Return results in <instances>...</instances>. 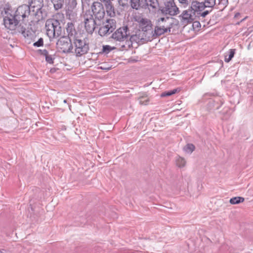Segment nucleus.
I'll list each match as a JSON object with an SVG mask.
<instances>
[{
	"mask_svg": "<svg viewBox=\"0 0 253 253\" xmlns=\"http://www.w3.org/2000/svg\"><path fill=\"white\" fill-rule=\"evenodd\" d=\"M5 13L6 15L3 18V23L6 28L10 30L17 29L25 38L31 40L29 43L35 41L36 30L34 22L31 21L28 24L24 22L25 19L31 15L32 10L29 5L19 6L13 14L8 11H5Z\"/></svg>",
	"mask_w": 253,
	"mask_h": 253,
	"instance_id": "obj_1",
	"label": "nucleus"
},
{
	"mask_svg": "<svg viewBox=\"0 0 253 253\" xmlns=\"http://www.w3.org/2000/svg\"><path fill=\"white\" fill-rule=\"evenodd\" d=\"M46 35L50 39L56 38L62 34L61 22L54 18L48 19L45 23Z\"/></svg>",
	"mask_w": 253,
	"mask_h": 253,
	"instance_id": "obj_2",
	"label": "nucleus"
},
{
	"mask_svg": "<svg viewBox=\"0 0 253 253\" xmlns=\"http://www.w3.org/2000/svg\"><path fill=\"white\" fill-rule=\"evenodd\" d=\"M139 31L144 35L145 39L150 41L153 39V25L151 21L146 18H140L137 21Z\"/></svg>",
	"mask_w": 253,
	"mask_h": 253,
	"instance_id": "obj_3",
	"label": "nucleus"
},
{
	"mask_svg": "<svg viewBox=\"0 0 253 253\" xmlns=\"http://www.w3.org/2000/svg\"><path fill=\"white\" fill-rule=\"evenodd\" d=\"M159 10L163 15L168 16H175L180 12L179 8L176 5L174 0H164V5L158 7Z\"/></svg>",
	"mask_w": 253,
	"mask_h": 253,
	"instance_id": "obj_4",
	"label": "nucleus"
},
{
	"mask_svg": "<svg viewBox=\"0 0 253 253\" xmlns=\"http://www.w3.org/2000/svg\"><path fill=\"white\" fill-rule=\"evenodd\" d=\"M73 45L75 46L74 53L77 57L86 54L89 49L88 43L84 40L79 39L78 37L73 40Z\"/></svg>",
	"mask_w": 253,
	"mask_h": 253,
	"instance_id": "obj_5",
	"label": "nucleus"
},
{
	"mask_svg": "<svg viewBox=\"0 0 253 253\" xmlns=\"http://www.w3.org/2000/svg\"><path fill=\"white\" fill-rule=\"evenodd\" d=\"M57 47L60 48L63 53H74L73 44L72 43L71 38L67 36H62L56 42Z\"/></svg>",
	"mask_w": 253,
	"mask_h": 253,
	"instance_id": "obj_6",
	"label": "nucleus"
},
{
	"mask_svg": "<svg viewBox=\"0 0 253 253\" xmlns=\"http://www.w3.org/2000/svg\"><path fill=\"white\" fill-rule=\"evenodd\" d=\"M116 28V21L115 19H107L105 23L101 26L98 31V34L101 36H105L110 33Z\"/></svg>",
	"mask_w": 253,
	"mask_h": 253,
	"instance_id": "obj_7",
	"label": "nucleus"
},
{
	"mask_svg": "<svg viewBox=\"0 0 253 253\" xmlns=\"http://www.w3.org/2000/svg\"><path fill=\"white\" fill-rule=\"evenodd\" d=\"M84 17L85 29L88 33L92 34L95 30V25H97L96 20L93 18L89 10L86 11Z\"/></svg>",
	"mask_w": 253,
	"mask_h": 253,
	"instance_id": "obj_8",
	"label": "nucleus"
},
{
	"mask_svg": "<svg viewBox=\"0 0 253 253\" xmlns=\"http://www.w3.org/2000/svg\"><path fill=\"white\" fill-rule=\"evenodd\" d=\"M130 36V32L128 27L127 26L122 27L118 29L111 36L114 40L124 42Z\"/></svg>",
	"mask_w": 253,
	"mask_h": 253,
	"instance_id": "obj_9",
	"label": "nucleus"
},
{
	"mask_svg": "<svg viewBox=\"0 0 253 253\" xmlns=\"http://www.w3.org/2000/svg\"><path fill=\"white\" fill-rule=\"evenodd\" d=\"M91 11L93 13V16H94V19L96 20H101L105 15L104 6L102 3L99 2H94L92 3Z\"/></svg>",
	"mask_w": 253,
	"mask_h": 253,
	"instance_id": "obj_10",
	"label": "nucleus"
},
{
	"mask_svg": "<svg viewBox=\"0 0 253 253\" xmlns=\"http://www.w3.org/2000/svg\"><path fill=\"white\" fill-rule=\"evenodd\" d=\"M164 19L159 18L156 21V26L155 27L154 30H153V39L159 37L162 35L168 33L169 32V28H166V25H162V22Z\"/></svg>",
	"mask_w": 253,
	"mask_h": 253,
	"instance_id": "obj_11",
	"label": "nucleus"
},
{
	"mask_svg": "<svg viewBox=\"0 0 253 253\" xmlns=\"http://www.w3.org/2000/svg\"><path fill=\"white\" fill-rule=\"evenodd\" d=\"M194 16L195 15H193V12L189 7L188 9L183 10L178 17L182 24H188L194 21L195 19Z\"/></svg>",
	"mask_w": 253,
	"mask_h": 253,
	"instance_id": "obj_12",
	"label": "nucleus"
},
{
	"mask_svg": "<svg viewBox=\"0 0 253 253\" xmlns=\"http://www.w3.org/2000/svg\"><path fill=\"white\" fill-rule=\"evenodd\" d=\"M35 10L34 12L32 11L31 15L34 17V19L37 22L44 20L47 18L48 12L45 7H40V8L35 9Z\"/></svg>",
	"mask_w": 253,
	"mask_h": 253,
	"instance_id": "obj_13",
	"label": "nucleus"
},
{
	"mask_svg": "<svg viewBox=\"0 0 253 253\" xmlns=\"http://www.w3.org/2000/svg\"><path fill=\"white\" fill-rule=\"evenodd\" d=\"M205 4H206L205 3H203V2H200L197 0L192 1L190 7L193 12V15H195V17L198 15L199 13H200L201 12L206 8V6Z\"/></svg>",
	"mask_w": 253,
	"mask_h": 253,
	"instance_id": "obj_14",
	"label": "nucleus"
},
{
	"mask_svg": "<svg viewBox=\"0 0 253 253\" xmlns=\"http://www.w3.org/2000/svg\"><path fill=\"white\" fill-rule=\"evenodd\" d=\"M129 37V41L131 42L132 44L133 42L144 43L148 41H150L149 40L145 39L146 38L144 37V35L139 30L136 32L135 34L130 35Z\"/></svg>",
	"mask_w": 253,
	"mask_h": 253,
	"instance_id": "obj_15",
	"label": "nucleus"
},
{
	"mask_svg": "<svg viewBox=\"0 0 253 253\" xmlns=\"http://www.w3.org/2000/svg\"><path fill=\"white\" fill-rule=\"evenodd\" d=\"M46 2H50L53 5L54 10L58 11L63 9L66 2V0H45Z\"/></svg>",
	"mask_w": 253,
	"mask_h": 253,
	"instance_id": "obj_16",
	"label": "nucleus"
},
{
	"mask_svg": "<svg viewBox=\"0 0 253 253\" xmlns=\"http://www.w3.org/2000/svg\"><path fill=\"white\" fill-rule=\"evenodd\" d=\"M105 6L107 15L111 17H113L116 15V12L114 6H113L111 0H105Z\"/></svg>",
	"mask_w": 253,
	"mask_h": 253,
	"instance_id": "obj_17",
	"label": "nucleus"
},
{
	"mask_svg": "<svg viewBox=\"0 0 253 253\" xmlns=\"http://www.w3.org/2000/svg\"><path fill=\"white\" fill-rule=\"evenodd\" d=\"M142 3H143L144 9L151 7L153 9H156L159 6L158 0H143Z\"/></svg>",
	"mask_w": 253,
	"mask_h": 253,
	"instance_id": "obj_18",
	"label": "nucleus"
},
{
	"mask_svg": "<svg viewBox=\"0 0 253 253\" xmlns=\"http://www.w3.org/2000/svg\"><path fill=\"white\" fill-rule=\"evenodd\" d=\"M66 31L68 33V36L67 37L71 38L73 37V40L75 39V38H78L76 36L77 35V31L75 29L74 25L72 22H69L67 23Z\"/></svg>",
	"mask_w": 253,
	"mask_h": 253,
	"instance_id": "obj_19",
	"label": "nucleus"
},
{
	"mask_svg": "<svg viewBox=\"0 0 253 253\" xmlns=\"http://www.w3.org/2000/svg\"><path fill=\"white\" fill-rule=\"evenodd\" d=\"M29 3L32 12H34L35 9L44 6L43 0H31Z\"/></svg>",
	"mask_w": 253,
	"mask_h": 253,
	"instance_id": "obj_20",
	"label": "nucleus"
},
{
	"mask_svg": "<svg viewBox=\"0 0 253 253\" xmlns=\"http://www.w3.org/2000/svg\"><path fill=\"white\" fill-rule=\"evenodd\" d=\"M143 0H130V5L132 8L136 10L140 8L144 9L143 3H142Z\"/></svg>",
	"mask_w": 253,
	"mask_h": 253,
	"instance_id": "obj_21",
	"label": "nucleus"
},
{
	"mask_svg": "<svg viewBox=\"0 0 253 253\" xmlns=\"http://www.w3.org/2000/svg\"><path fill=\"white\" fill-rule=\"evenodd\" d=\"M170 20H172V22H170L169 21H168V25H166V28H169V32H168V33L170 34L171 31V29L173 28L174 26H176L177 27L179 26V21L173 17H170Z\"/></svg>",
	"mask_w": 253,
	"mask_h": 253,
	"instance_id": "obj_22",
	"label": "nucleus"
},
{
	"mask_svg": "<svg viewBox=\"0 0 253 253\" xmlns=\"http://www.w3.org/2000/svg\"><path fill=\"white\" fill-rule=\"evenodd\" d=\"M245 199L242 197H235L230 199L229 202L232 205L238 204L244 201Z\"/></svg>",
	"mask_w": 253,
	"mask_h": 253,
	"instance_id": "obj_23",
	"label": "nucleus"
},
{
	"mask_svg": "<svg viewBox=\"0 0 253 253\" xmlns=\"http://www.w3.org/2000/svg\"><path fill=\"white\" fill-rule=\"evenodd\" d=\"M195 149V146L192 143H188L183 147V150L187 153H192Z\"/></svg>",
	"mask_w": 253,
	"mask_h": 253,
	"instance_id": "obj_24",
	"label": "nucleus"
},
{
	"mask_svg": "<svg viewBox=\"0 0 253 253\" xmlns=\"http://www.w3.org/2000/svg\"><path fill=\"white\" fill-rule=\"evenodd\" d=\"M126 41L125 42V43L124 44L123 43L121 45V47L120 48V49L121 50H128L129 48H130L132 46V45L131 43V42H130L129 41H127V39L126 40Z\"/></svg>",
	"mask_w": 253,
	"mask_h": 253,
	"instance_id": "obj_25",
	"label": "nucleus"
},
{
	"mask_svg": "<svg viewBox=\"0 0 253 253\" xmlns=\"http://www.w3.org/2000/svg\"><path fill=\"white\" fill-rule=\"evenodd\" d=\"M138 100H139V103L141 105H146L147 102L149 101V99L146 93H144L143 95L140 96L138 98Z\"/></svg>",
	"mask_w": 253,
	"mask_h": 253,
	"instance_id": "obj_26",
	"label": "nucleus"
},
{
	"mask_svg": "<svg viewBox=\"0 0 253 253\" xmlns=\"http://www.w3.org/2000/svg\"><path fill=\"white\" fill-rule=\"evenodd\" d=\"M235 51H236L235 49H230L229 50L228 57V58L227 57V55H225V59L224 60L226 62H229L232 59V58L234 57V56L235 55Z\"/></svg>",
	"mask_w": 253,
	"mask_h": 253,
	"instance_id": "obj_27",
	"label": "nucleus"
},
{
	"mask_svg": "<svg viewBox=\"0 0 253 253\" xmlns=\"http://www.w3.org/2000/svg\"><path fill=\"white\" fill-rule=\"evenodd\" d=\"M115 48V47H112L109 45H103L102 49V52L107 54Z\"/></svg>",
	"mask_w": 253,
	"mask_h": 253,
	"instance_id": "obj_28",
	"label": "nucleus"
},
{
	"mask_svg": "<svg viewBox=\"0 0 253 253\" xmlns=\"http://www.w3.org/2000/svg\"><path fill=\"white\" fill-rule=\"evenodd\" d=\"M215 0H205V1L203 2V3H205V4H205L206 6V7L213 8L215 5Z\"/></svg>",
	"mask_w": 253,
	"mask_h": 253,
	"instance_id": "obj_29",
	"label": "nucleus"
},
{
	"mask_svg": "<svg viewBox=\"0 0 253 253\" xmlns=\"http://www.w3.org/2000/svg\"><path fill=\"white\" fill-rule=\"evenodd\" d=\"M186 164L185 160L182 158H179L177 160V165L179 168H182L185 166Z\"/></svg>",
	"mask_w": 253,
	"mask_h": 253,
	"instance_id": "obj_30",
	"label": "nucleus"
},
{
	"mask_svg": "<svg viewBox=\"0 0 253 253\" xmlns=\"http://www.w3.org/2000/svg\"><path fill=\"white\" fill-rule=\"evenodd\" d=\"M43 45V39L40 38L38 41L33 43V46L35 47H41Z\"/></svg>",
	"mask_w": 253,
	"mask_h": 253,
	"instance_id": "obj_31",
	"label": "nucleus"
},
{
	"mask_svg": "<svg viewBox=\"0 0 253 253\" xmlns=\"http://www.w3.org/2000/svg\"><path fill=\"white\" fill-rule=\"evenodd\" d=\"M77 5V0H72L69 3V8L72 9H74Z\"/></svg>",
	"mask_w": 253,
	"mask_h": 253,
	"instance_id": "obj_32",
	"label": "nucleus"
},
{
	"mask_svg": "<svg viewBox=\"0 0 253 253\" xmlns=\"http://www.w3.org/2000/svg\"><path fill=\"white\" fill-rule=\"evenodd\" d=\"M45 61L49 63V64H53V60L54 58L52 57V56L51 55L48 54L45 57Z\"/></svg>",
	"mask_w": 253,
	"mask_h": 253,
	"instance_id": "obj_33",
	"label": "nucleus"
},
{
	"mask_svg": "<svg viewBox=\"0 0 253 253\" xmlns=\"http://www.w3.org/2000/svg\"><path fill=\"white\" fill-rule=\"evenodd\" d=\"M160 18L164 19V20L162 22V25H168V21H170V17L166 16L163 17H161Z\"/></svg>",
	"mask_w": 253,
	"mask_h": 253,
	"instance_id": "obj_34",
	"label": "nucleus"
},
{
	"mask_svg": "<svg viewBox=\"0 0 253 253\" xmlns=\"http://www.w3.org/2000/svg\"><path fill=\"white\" fill-rule=\"evenodd\" d=\"M38 52L41 54L45 56H47L48 54V52L46 49H39Z\"/></svg>",
	"mask_w": 253,
	"mask_h": 253,
	"instance_id": "obj_35",
	"label": "nucleus"
},
{
	"mask_svg": "<svg viewBox=\"0 0 253 253\" xmlns=\"http://www.w3.org/2000/svg\"><path fill=\"white\" fill-rule=\"evenodd\" d=\"M172 94H171L170 90H169V91H165V92H163L161 94V96L162 97H166V96H170Z\"/></svg>",
	"mask_w": 253,
	"mask_h": 253,
	"instance_id": "obj_36",
	"label": "nucleus"
},
{
	"mask_svg": "<svg viewBox=\"0 0 253 253\" xmlns=\"http://www.w3.org/2000/svg\"><path fill=\"white\" fill-rule=\"evenodd\" d=\"M193 26L195 28H198L201 27V24L199 21H193Z\"/></svg>",
	"mask_w": 253,
	"mask_h": 253,
	"instance_id": "obj_37",
	"label": "nucleus"
},
{
	"mask_svg": "<svg viewBox=\"0 0 253 253\" xmlns=\"http://www.w3.org/2000/svg\"><path fill=\"white\" fill-rule=\"evenodd\" d=\"M210 13V11L208 10H206L203 12H200V13H199V15L198 16H201L203 17H205L209 13Z\"/></svg>",
	"mask_w": 253,
	"mask_h": 253,
	"instance_id": "obj_38",
	"label": "nucleus"
},
{
	"mask_svg": "<svg viewBox=\"0 0 253 253\" xmlns=\"http://www.w3.org/2000/svg\"><path fill=\"white\" fill-rule=\"evenodd\" d=\"M219 4L222 3L224 5H227L228 3V0H218Z\"/></svg>",
	"mask_w": 253,
	"mask_h": 253,
	"instance_id": "obj_39",
	"label": "nucleus"
},
{
	"mask_svg": "<svg viewBox=\"0 0 253 253\" xmlns=\"http://www.w3.org/2000/svg\"><path fill=\"white\" fill-rule=\"evenodd\" d=\"M179 3L182 4H185L187 5L188 4V0H178Z\"/></svg>",
	"mask_w": 253,
	"mask_h": 253,
	"instance_id": "obj_40",
	"label": "nucleus"
},
{
	"mask_svg": "<svg viewBox=\"0 0 253 253\" xmlns=\"http://www.w3.org/2000/svg\"><path fill=\"white\" fill-rule=\"evenodd\" d=\"M179 91L180 89H179L178 88H175L173 90H170L172 95L175 94L176 93L179 92Z\"/></svg>",
	"mask_w": 253,
	"mask_h": 253,
	"instance_id": "obj_41",
	"label": "nucleus"
},
{
	"mask_svg": "<svg viewBox=\"0 0 253 253\" xmlns=\"http://www.w3.org/2000/svg\"><path fill=\"white\" fill-rule=\"evenodd\" d=\"M64 103H67V100L66 99H65L64 101H63Z\"/></svg>",
	"mask_w": 253,
	"mask_h": 253,
	"instance_id": "obj_42",
	"label": "nucleus"
},
{
	"mask_svg": "<svg viewBox=\"0 0 253 253\" xmlns=\"http://www.w3.org/2000/svg\"><path fill=\"white\" fill-rule=\"evenodd\" d=\"M239 13H237V14L235 15V17H236V16H238V15H239Z\"/></svg>",
	"mask_w": 253,
	"mask_h": 253,
	"instance_id": "obj_43",
	"label": "nucleus"
},
{
	"mask_svg": "<svg viewBox=\"0 0 253 253\" xmlns=\"http://www.w3.org/2000/svg\"><path fill=\"white\" fill-rule=\"evenodd\" d=\"M239 13H237V14L235 15V17H236V16H238V15H239Z\"/></svg>",
	"mask_w": 253,
	"mask_h": 253,
	"instance_id": "obj_44",
	"label": "nucleus"
},
{
	"mask_svg": "<svg viewBox=\"0 0 253 253\" xmlns=\"http://www.w3.org/2000/svg\"><path fill=\"white\" fill-rule=\"evenodd\" d=\"M219 109V107H217L216 109Z\"/></svg>",
	"mask_w": 253,
	"mask_h": 253,
	"instance_id": "obj_45",
	"label": "nucleus"
},
{
	"mask_svg": "<svg viewBox=\"0 0 253 253\" xmlns=\"http://www.w3.org/2000/svg\"><path fill=\"white\" fill-rule=\"evenodd\" d=\"M0 253H2V252L0 250Z\"/></svg>",
	"mask_w": 253,
	"mask_h": 253,
	"instance_id": "obj_46",
	"label": "nucleus"
}]
</instances>
